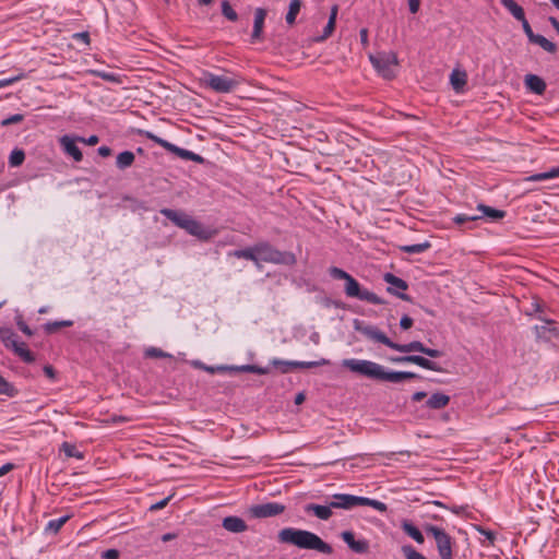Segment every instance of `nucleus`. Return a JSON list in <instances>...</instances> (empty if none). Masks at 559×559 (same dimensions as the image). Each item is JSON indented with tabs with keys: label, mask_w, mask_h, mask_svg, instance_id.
Returning a JSON list of instances; mask_svg holds the SVG:
<instances>
[{
	"label": "nucleus",
	"mask_w": 559,
	"mask_h": 559,
	"mask_svg": "<svg viewBox=\"0 0 559 559\" xmlns=\"http://www.w3.org/2000/svg\"><path fill=\"white\" fill-rule=\"evenodd\" d=\"M343 367L350 371L377 381L400 383L404 380L415 379L419 376L412 371H386L383 366L362 359H344Z\"/></svg>",
	"instance_id": "nucleus-1"
},
{
	"label": "nucleus",
	"mask_w": 559,
	"mask_h": 559,
	"mask_svg": "<svg viewBox=\"0 0 559 559\" xmlns=\"http://www.w3.org/2000/svg\"><path fill=\"white\" fill-rule=\"evenodd\" d=\"M277 538L280 543L294 545L300 549L316 550L324 555L333 552L330 544L310 531L286 527L278 532Z\"/></svg>",
	"instance_id": "nucleus-2"
},
{
	"label": "nucleus",
	"mask_w": 559,
	"mask_h": 559,
	"mask_svg": "<svg viewBox=\"0 0 559 559\" xmlns=\"http://www.w3.org/2000/svg\"><path fill=\"white\" fill-rule=\"evenodd\" d=\"M330 275L334 280H344L345 281V294L350 298H357L359 300L368 301L373 305H383L385 301L377 296L374 293L369 292L367 289H361L359 283L347 272L344 270L331 266L329 269Z\"/></svg>",
	"instance_id": "nucleus-3"
},
{
	"label": "nucleus",
	"mask_w": 559,
	"mask_h": 559,
	"mask_svg": "<svg viewBox=\"0 0 559 559\" xmlns=\"http://www.w3.org/2000/svg\"><path fill=\"white\" fill-rule=\"evenodd\" d=\"M255 251L258 254V263H274L293 265L296 263V257L288 251H280L267 241H260L255 243Z\"/></svg>",
	"instance_id": "nucleus-4"
},
{
	"label": "nucleus",
	"mask_w": 559,
	"mask_h": 559,
	"mask_svg": "<svg viewBox=\"0 0 559 559\" xmlns=\"http://www.w3.org/2000/svg\"><path fill=\"white\" fill-rule=\"evenodd\" d=\"M358 506H369L380 512H385L388 509L386 504L379 500H374V499H370V498H366V497H358V496L348 495V493L333 495L332 501H331V507L334 509L350 510Z\"/></svg>",
	"instance_id": "nucleus-5"
},
{
	"label": "nucleus",
	"mask_w": 559,
	"mask_h": 559,
	"mask_svg": "<svg viewBox=\"0 0 559 559\" xmlns=\"http://www.w3.org/2000/svg\"><path fill=\"white\" fill-rule=\"evenodd\" d=\"M370 62L377 72L386 80L395 76L394 67L399 64L397 56L393 51H382L370 55Z\"/></svg>",
	"instance_id": "nucleus-6"
},
{
	"label": "nucleus",
	"mask_w": 559,
	"mask_h": 559,
	"mask_svg": "<svg viewBox=\"0 0 559 559\" xmlns=\"http://www.w3.org/2000/svg\"><path fill=\"white\" fill-rule=\"evenodd\" d=\"M160 214L173 222L176 226L187 230L190 235L200 236L202 233V225L185 212L171 209H162Z\"/></svg>",
	"instance_id": "nucleus-7"
},
{
	"label": "nucleus",
	"mask_w": 559,
	"mask_h": 559,
	"mask_svg": "<svg viewBox=\"0 0 559 559\" xmlns=\"http://www.w3.org/2000/svg\"><path fill=\"white\" fill-rule=\"evenodd\" d=\"M424 530L427 534H430L436 542L437 550L441 559H453V539L452 537L441 527L432 524H426Z\"/></svg>",
	"instance_id": "nucleus-8"
},
{
	"label": "nucleus",
	"mask_w": 559,
	"mask_h": 559,
	"mask_svg": "<svg viewBox=\"0 0 559 559\" xmlns=\"http://www.w3.org/2000/svg\"><path fill=\"white\" fill-rule=\"evenodd\" d=\"M355 329L356 331L360 332L362 335H365L367 338L378 342L381 344H384L385 346L397 350L400 353H403L405 344H399L393 341H391L380 329H378L374 325H360L359 322L355 321Z\"/></svg>",
	"instance_id": "nucleus-9"
},
{
	"label": "nucleus",
	"mask_w": 559,
	"mask_h": 559,
	"mask_svg": "<svg viewBox=\"0 0 559 559\" xmlns=\"http://www.w3.org/2000/svg\"><path fill=\"white\" fill-rule=\"evenodd\" d=\"M242 80L230 79L223 75H216L211 72H204L203 82L206 86L216 93H229L237 87Z\"/></svg>",
	"instance_id": "nucleus-10"
},
{
	"label": "nucleus",
	"mask_w": 559,
	"mask_h": 559,
	"mask_svg": "<svg viewBox=\"0 0 559 559\" xmlns=\"http://www.w3.org/2000/svg\"><path fill=\"white\" fill-rule=\"evenodd\" d=\"M286 507L278 502H266L261 504H253L248 509V513L254 519L273 518L282 514Z\"/></svg>",
	"instance_id": "nucleus-11"
},
{
	"label": "nucleus",
	"mask_w": 559,
	"mask_h": 559,
	"mask_svg": "<svg viewBox=\"0 0 559 559\" xmlns=\"http://www.w3.org/2000/svg\"><path fill=\"white\" fill-rule=\"evenodd\" d=\"M389 360L393 364H414L428 370L437 372L443 371V368H441L436 361H432L419 355L395 356L390 357Z\"/></svg>",
	"instance_id": "nucleus-12"
},
{
	"label": "nucleus",
	"mask_w": 559,
	"mask_h": 559,
	"mask_svg": "<svg viewBox=\"0 0 559 559\" xmlns=\"http://www.w3.org/2000/svg\"><path fill=\"white\" fill-rule=\"evenodd\" d=\"M383 281L389 284L390 286L386 288V292L390 293L391 295H394L399 298H401L402 300H405V301H412V298L411 296H408L407 294L403 293V292H396L394 288H397V289H401V290H406L408 288V284L406 281L395 276L394 274L392 273H384L383 275Z\"/></svg>",
	"instance_id": "nucleus-13"
},
{
	"label": "nucleus",
	"mask_w": 559,
	"mask_h": 559,
	"mask_svg": "<svg viewBox=\"0 0 559 559\" xmlns=\"http://www.w3.org/2000/svg\"><path fill=\"white\" fill-rule=\"evenodd\" d=\"M76 141H84V139L72 138L70 135H63L59 139V143L62 146L64 153L72 156L75 162H81L83 158V154L76 145Z\"/></svg>",
	"instance_id": "nucleus-14"
},
{
	"label": "nucleus",
	"mask_w": 559,
	"mask_h": 559,
	"mask_svg": "<svg viewBox=\"0 0 559 559\" xmlns=\"http://www.w3.org/2000/svg\"><path fill=\"white\" fill-rule=\"evenodd\" d=\"M342 539L347 546L356 554H366L369 550V542L366 539H355V535L352 531H344L341 534Z\"/></svg>",
	"instance_id": "nucleus-15"
},
{
	"label": "nucleus",
	"mask_w": 559,
	"mask_h": 559,
	"mask_svg": "<svg viewBox=\"0 0 559 559\" xmlns=\"http://www.w3.org/2000/svg\"><path fill=\"white\" fill-rule=\"evenodd\" d=\"M414 352L421 353L431 358H438L443 355V353L441 350L427 347L419 341H413L411 343L405 344V347L403 350L404 354H409V353H414Z\"/></svg>",
	"instance_id": "nucleus-16"
},
{
	"label": "nucleus",
	"mask_w": 559,
	"mask_h": 559,
	"mask_svg": "<svg viewBox=\"0 0 559 559\" xmlns=\"http://www.w3.org/2000/svg\"><path fill=\"white\" fill-rule=\"evenodd\" d=\"M524 84L527 90L537 95H543L547 87L546 82L536 74H526L524 76Z\"/></svg>",
	"instance_id": "nucleus-17"
},
{
	"label": "nucleus",
	"mask_w": 559,
	"mask_h": 559,
	"mask_svg": "<svg viewBox=\"0 0 559 559\" xmlns=\"http://www.w3.org/2000/svg\"><path fill=\"white\" fill-rule=\"evenodd\" d=\"M266 10L263 8H258L254 11V22H253V31L251 34V40L255 41L261 38L264 21L266 17Z\"/></svg>",
	"instance_id": "nucleus-18"
},
{
	"label": "nucleus",
	"mask_w": 559,
	"mask_h": 559,
	"mask_svg": "<svg viewBox=\"0 0 559 559\" xmlns=\"http://www.w3.org/2000/svg\"><path fill=\"white\" fill-rule=\"evenodd\" d=\"M223 527L231 533H242L247 531L246 522L239 516H226L222 523Z\"/></svg>",
	"instance_id": "nucleus-19"
},
{
	"label": "nucleus",
	"mask_w": 559,
	"mask_h": 559,
	"mask_svg": "<svg viewBox=\"0 0 559 559\" xmlns=\"http://www.w3.org/2000/svg\"><path fill=\"white\" fill-rule=\"evenodd\" d=\"M332 507L331 502L328 506H320L314 503H309L305 506V511L307 513H313L320 520H329L332 516Z\"/></svg>",
	"instance_id": "nucleus-20"
},
{
	"label": "nucleus",
	"mask_w": 559,
	"mask_h": 559,
	"mask_svg": "<svg viewBox=\"0 0 559 559\" xmlns=\"http://www.w3.org/2000/svg\"><path fill=\"white\" fill-rule=\"evenodd\" d=\"M170 153L183 158V159H187V160H193L195 163H199V164H203L204 163V158L199 155V154H195L194 152L192 151H189V150H186V148H181L175 144H173L170 151Z\"/></svg>",
	"instance_id": "nucleus-21"
},
{
	"label": "nucleus",
	"mask_w": 559,
	"mask_h": 559,
	"mask_svg": "<svg viewBox=\"0 0 559 559\" xmlns=\"http://www.w3.org/2000/svg\"><path fill=\"white\" fill-rule=\"evenodd\" d=\"M450 402V397L443 393H433L426 402L427 407L431 409H441Z\"/></svg>",
	"instance_id": "nucleus-22"
},
{
	"label": "nucleus",
	"mask_w": 559,
	"mask_h": 559,
	"mask_svg": "<svg viewBox=\"0 0 559 559\" xmlns=\"http://www.w3.org/2000/svg\"><path fill=\"white\" fill-rule=\"evenodd\" d=\"M337 12H338V5L334 4L331 8L330 17H329L328 24L325 25V27L323 29V34L318 38V40H325L333 34V32L335 29Z\"/></svg>",
	"instance_id": "nucleus-23"
},
{
	"label": "nucleus",
	"mask_w": 559,
	"mask_h": 559,
	"mask_svg": "<svg viewBox=\"0 0 559 559\" xmlns=\"http://www.w3.org/2000/svg\"><path fill=\"white\" fill-rule=\"evenodd\" d=\"M500 2L512 14V16L515 20H524V10L520 4H518L515 0H500Z\"/></svg>",
	"instance_id": "nucleus-24"
},
{
	"label": "nucleus",
	"mask_w": 559,
	"mask_h": 559,
	"mask_svg": "<svg viewBox=\"0 0 559 559\" xmlns=\"http://www.w3.org/2000/svg\"><path fill=\"white\" fill-rule=\"evenodd\" d=\"M221 370H233L238 372H252L258 374H266L269 373V369L264 367H260L257 365H242V366H236V367H221Z\"/></svg>",
	"instance_id": "nucleus-25"
},
{
	"label": "nucleus",
	"mask_w": 559,
	"mask_h": 559,
	"mask_svg": "<svg viewBox=\"0 0 559 559\" xmlns=\"http://www.w3.org/2000/svg\"><path fill=\"white\" fill-rule=\"evenodd\" d=\"M401 527L403 532L412 537L416 543L423 544L425 542L423 533L409 521H404Z\"/></svg>",
	"instance_id": "nucleus-26"
},
{
	"label": "nucleus",
	"mask_w": 559,
	"mask_h": 559,
	"mask_svg": "<svg viewBox=\"0 0 559 559\" xmlns=\"http://www.w3.org/2000/svg\"><path fill=\"white\" fill-rule=\"evenodd\" d=\"M0 337L3 345L12 350L21 343L17 341V335L9 329L0 330Z\"/></svg>",
	"instance_id": "nucleus-27"
},
{
	"label": "nucleus",
	"mask_w": 559,
	"mask_h": 559,
	"mask_svg": "<svg viewBox=\"0 0 559 559\" xmlns=\"http://www.w3.org/2000/svg\"><path fill=\"white\" fill-rule=\"evenodd\" d=\"M231 254H233L234 257H236V258H239V259H247V260H250V261H252L257 266H259V263H258V254H257V251H255V245H254V246H252V247H249V248L235 250Z\"/></svg>",
	"instance_id": "nucleus-28"
},
{
	"label": "nucleus",
	"mask_w": 559,
	"mask_h": 559,
	"mask_svg": "<svg viewBox=\"0 0 559 559\" xmlns=\"http://www.w3.org/2000/svg\"><path fill=\"white\" fill-rule=\"evenodd\" d=\"M302 2L301 0H292L289 2L288 12L286 13L285 21L288 25H294L296 17L300 12Z\"/></svg>",
	"instance_id": "nucleus-29"
},
{
	"label": "nucleus",
	"mask_w": 559,
	"mask_h": 559,
	"mask_svg": "<svg viewBox=\"0 0 559 559\" xmlns=\"http://www.w3.org/2000/svg\"><path fill=\"white\" fill-rule=\"evenodd\" d=\"M135 156L131 151H124L118 154L116 158V166L119 169H126L134 163Z\"/></svg>",
	"instance_id": "nucleus-30"
},
{
	"label": "nucleus",
	"mask_w": 559,
	"mask_h": 559,
	"mask_svg": "<svg viewBox=\"0 0 559 559\" xmlns=\"http://www.w3.org/2000/svg\"><path fill=\"white\" fill-rule=\"evenodd\" d=\"M542 321L544 324L535 326L537 337H547V333L557 334L554 320L542 319Z\"/></svg>",
	"instance_id": "nucleus-31"
},
{
	"label": "nucleus",
	"mask_w": 559,
	"mask_h": 559,
	"mask_svg": "<svg viewBox=\"0 0 559 559\" xmlns=\"http://www.w3.org/2000/svg\"><path fill=\"white\" fill-rule=\"evenodd\" d=\"M530 43L540 46L545 51L549 53H555L557 51V45L548 40L543 35L536 34L535 37Z\"/></svg>",
	"instance_id": "nucleus-32"
},
{
	"label": "nucleus",
	"mask_w": 559,
	"mask_h": 559,
	"mask_svg": "<svg viewBox=\"0 0 559 559\" xmlns=\"http://www.w3.org/2000/svg\"><path fill=\"white\" fill-rule=\"evenodd\" d=\"M530 43L540 46L545 51L549 53H555L557 51V45L548 40L543 35L536 34L535 37Z\"/></svg>",
	"instance_id": "nucleus-33"
},
{
	"label": "nucleus",
	"mask_w": 559,
	"mask_h": 559,
	"mask_svg": "<svg viewBox=\"0 0 559 559\" xmlns=\"http://www.w3.org/2000/svg\"><path fill=\"white\" fill-rule=\"evenodd\" d=\"M530 43L540 46L545 51L549 53H555L557 51V45L548 40L543 35L536 34L535 37Z\"/></svg>",
	"instance_id": "nucleus-34"
},
{
	"label": "nucleus",
	"mask_w": 559,
	"mask_h": 559,
	"mask_svg": "<svg viewBox=\"0 0 559 559\" xmlns=\"http://www.w3.org/2000/svg\"><path fill=\"white\" fill-rule=\"evenodd\" d=\"M13 352L26 364H32L35 361L34 354L26 348V345L23 342H21L17 346H15Z\"/></svg>",
	"instance_id": "nucleus-35"
},
{
	"label": "nucleus",
	"mask_w": 559,
	"mask_h": 559,
	"mask_svg": "<svg viewBox=\"0 0 559 559\" xmlns=\"http://www.w3.org/2000/svg\"><path fill=\"white\" fill-rule=\"evenodd\" d=\"M559 177V167H554L549 169L548 171L538 173L530 176L527 178L528 181H543L548 179H554Z\"/></svg>",
	"instance_id": "nucleus-36"
},
{
	"label": "nucleus",
	"mask_w": 559,
	"mask_h": 559,
	"mask_svg": "<svg viewBox=\"0 0 559 559\" xmlns=\"http://www.w3.org/2000/svg\"><path fill=\"white\" fill-rule=\"evenodd\" d=\"M477 209L479 211H481L483 215H480L481 217L483 216H488L492 219H501L506 216V212L502 211V210H497V209H492L490 206H487V205H484V204H479L477 206Z\"/></svg>",
	"instance_id": "nucleus-37"
},
{
	"label": "nucleus",
	"mask_w": 559,
	"mask_h": 559,
	"mask_svg": "<svg viewBox=\"0 0 559 559\" xmlns=\"http://www.w3.org/2000/svg\"><path fill=\"white\" fill-rule=\"evenodd\" d=\"M450 81L454 91L460 92L466 84V73L453 71L451 73Z\"/></svg>",
	"instance_id": "nucleus-38"
},
{
	"label": "nucleus",
	"mask_w": 559,
	"mask_h": 559,
	"mask_svg": "<svg viewBox=\"0 0 559 559\" xmlns=\"http://www.w3.org/2000/svg\"><path fill=\"white\" fill-rule=\"evenodd\" d=\"M17 389L0 374V395L14 397L17 395Z\"/></svg>",
	"instance_id": "nucleus-39"
},
{
	"label": "nucleus",
	"mask_w": 559,
	"mask_h": 559,
	"mask_svg": "<svg viewBox=\"0 0 559 559\" xmlns=\"http://www.w3.org/2000/svg\"><path fill=\"white\" fill-rule=\"evenodd\" d=\"M430 247H431L430 242L429 241H425V242L416 243V245L402 246L400 249L403 252H406V253H409V254H417V253L425 252Z\"/></svg>",
	"instance_id": "nucleus-40"
},
{
	"label": "nucleus",
	"mask_w": 559,
	"mask_h": 559,
	"mask_svg": "<svg viewBox=\"0 0 559 559\" xmlns=\"http://www.w3.org/2000/svg\"><path fill=\"white\" fill-rule=\"evenodd\" d=\"M72 325H73L72 320L53 321V322H47L44 325V330L46 331V333L52 334L61 328H70Z\"/></svg>",
	"instance_id": "nucleus-41"
},
{
	"label": "nucleus",
	"mask_w": 559,
	"mask_h": 559,
	"mask_svg": "<svg viewBox=\"0 0 559 559\" xmlns=\"http://www.w3.org/2000/svg\"><path fill=\"white\" fill-rule=\"evenodd\" d=\"M90 73L94 76L100 78L104 81H107L110 83H121L120 75L112 73V72H106V71H100V70H91Z\"/></svg>",
	"instance_id": "nucleus-42"
},
{
	"label": "nucleus",
	"mask_w": 559,
	"mask_h": 559,
	"mask_svg": "<svg viewBox=\"0 0 559 559\" xmlns=\"http://www.w3.org/2000/svg\"><path fill=\"white\" fill-rule=\"evenodd\" d=\"M329 364H330V361L325 358H322L317 361H296L295 360V361L289 362V365H292V367L301 368V369L314 368V367H319V366H325Z\"/></svg>",
	"instance_id": "nucleus-43"
},
{
	"label": "nucleus",
	"mask_w": 559,
	"mask_h": 559,
	"mask_svg": "<svg viewBox=\"0 0 559 559\" xmlns=\"http://www.w3.org/2000/svg\"><path fill=\"white\" fill-rule=\"evenodd\" d=\"M68 520H69L68 515L59 518V519H56V520H50L47 523L45 531L48 532V533L56 534V533H58L60 531V528L66 524V522Z\"/></svg>",
	"instance_id": "nucleus-44"
},
{
	"label": "nucleus",
	"mask_w": 559,
	"mask_h": 559,
	"mask_svg": "<svg viewBox=\"0 0 559 559\" xmlns=\"http://www.w3.org/2000/svg\"><path fill=\"white\" fill-rule=\"evenodd\" d=\"M401 551L405 559H428L421 552L417 551L412 545H403Z\"/></svg>",
	"instance_id": "nucleus-45"
},
{
	"label": "nucleus",
	"mask_w": 559,
	"mask_h": 559,
	"mask_svg": "<svg viewBox=\"0 0 559 559\" xmlns=\"http://www.w3.org/2000/svg\"><path fill=\"white\" fill-rule=\"evenodd\" d=\"M141 134L144 135L145 138L154 141L155 143H157L158 145H160L163 148H165L166 151H170L171 146H173V143L155 135L153 132L151 131H141Z\"/></svg>",
	"instance_id": "nucleus-46"
},
{
	"label": "nucleus",
	"mask_w": 559,
	"mask_h": 559,
	"mask_svg": "<svg viewBox=\"0 0 559 559\" xmlns=\"http://www.w3.org/2000/svg\"><path fill=\"white\" fill-rule=\"evenodd\" d=\"M25 159V153L22 150H13L9 157V164L12 167H17L23 164Z\"/></svg>",
	"instance_id": "nucleus-47"
},
{
	"label": "nucleus",
	"mask_w": 559,
	"mask_h": 559,
	"mask_svg": "<svg viewBox=\"0 0 559 559\" xmlns=\"http://www.w3.org/2000/svg\"><path fill=\"white\" fill-rule=\"evenodd\" d=\"M222 14L231 22H236L238 20L237 12L233 9L229 1L227 0L222 2Z\"/></svg>",
	"instance_id": "nucleus-48"
},
{
	"label": "nucleus",
	"mask_w": 559,
	"mask_h": 559,
	"mask_svg": "<svg viewBox=\"0 0 559 559\" xmlns=\"http://www.w3.org/2000/svg\"><path fill=\"white\" fill-rule=\"evenodd\" d=\"M61 451L64 452L67 457H76V459H83V454L78 451L76 447L74 444H71L69 442H63L61 445Z\"/></svg>",
	"instance_id": "nucleus-49"
},
{
	"label": "nucleus",
	"mask_w": 559,
	"mask_h": 559,
	"mask_svg": "<svg viewBox=\"0 0 559 559\" xmlns=\"http://www.w3.org/2000/svg\"><path fill=\"white\" fill-rule=\"evenodd\" d=\"M479 218H481L479 215L459 214L453 218V222L457 225H462L467 222H475Z\"/></svg>",
	"instance_id": "nucleus-50"
},
{
	"label": "nucleus",
	"mask_w": 559,
	"mask_h": 559,
	"mask_svg": "<svg viewBox=\"0 0 559 559\" xmlns=\"http://www.w3.org/2000/svg\"><path fill=\"white\" fill-rule=\"evenodd\" d=\"M24 120V116L22 114L12 115L1 121V126L7 127L10 124H16Z\"/></svg>",
	"instance_id": "nucleus-51"
},
{
	"label": "nucleus",
	"mask_w": 559,
	"mask_h": 559,
	"mask_svg": "<svg viewBox=\"0 0 559 559\" xmlns=\"http://www.w3.org/2000/svg\"><path fill=\"white\" fill-rule=\"evenodd\" d=\"M293 360H290L292 362ZM272 365L274 367H278L281 368V371L283 373H287L290 369H293L294 367H292V365H289V361L288 360H281V359H273L272 360Z\"/></svg>",
	"instance_id": "nucleus-52"
},
{
	"label": "nucleus",
	"mask_w": 559,
	"mask_h": 559,
	"mask_svg": "<svg viewBox=\"0 0 559 559\" xmlns=\"http://www.w3.org/2000/svg\"><path fill=\"white\" fill-rule=\"evenodd\" d=\"M146 356L154 357V358H165L170 357L169 354L163 352L160 348L157 347H151L146 350Z\"/></svg>",
	"instance_id": "nucleus-53"
},
{
	"label": "nucleus",
	"mask_w": 559,
	"mask_h": 559,
	"mask_svg": "<svg viewBox=\"0 0 559 559\" xmlns=\"http://www.w3.org/2000/svg\"><path fill=\"white\" fill-rule=\"evenodd\" d=\"M24 78H25V73L20 72V73H19L17 75H15V76H12V78H8V79L0 80V88L5 87V86H9V85H11V84H13V83H15V82H17V81H20V80L24 79Z\"/></svg>",
	"instance_id": "nucleus-54"
},
{
	"label": "nucleus",
	"mask_w": 559,
	"mask_h": 559,
	"mask_svg": "<svg viewBox=\"0 0 559 559\" xmlns=\"http://www.w3.org/2000/svg\"><path fill=\"white\" fill-rule=\"evenodd\" d=\"M520 22L522 24L525 35L527 36L528 40L531 41L535 37L536 34L533 32L526 17H524V20H520Z\"/></svg>",
	"instance_id": "nucleus-55"
},
{
	"label": "nucleus",
	"mask_w": 559,
	"mask_h": 559,
	"mask_svg": "<svg viewBox=\"0 0 559 559\" xmlns=\"http://www.w3.org/2000/svg\"><path fill=\"white\" fill-rule=\"evenodd\" d=\"M120 556L119 550L117 549H107L102 552L100 557L102 559H118Z\"/></svg>",
	"instance_id": "nucleus-56"
},
{
	"label": "nucleus",
	"mask_w": 559,
	"mask_h": 559,
	"mask_svg": "<svg viewBox=\"0 0 559 559\" xmlns=\"http://www.w3.org/2000/svg\"><path fill=\"white\" fill-rule=\"evenodd\" d=\"M171 498H173V495H170V496L164 498L163 500L152 504L150 507V510L151 511H156V510H160V509L165 508L168 504V502L170 501Z\"/></svg>",
	"instance_id": "nucleus-57"
},
{
	"label": "nucleus",
	"mask_w": 559,
	"mask_h": 559,
	"mask_svg": "<svg viewBox=\"0 0 559 559\" xmlns=\"http://www.w3.org/2000/svg\"><path fill=\"white\" fill-rule=\"evenodd\" d=\"M413 323H414L413 319H412L411 317L406 316V314H405V316H403V317L401 318V320H400V326H401V329H403V330H408V329H411V328L413 326Z\"/></svg>",
	"instance_id": "nucleus-58"
},
{
	"label": "nucleus",
	"mask_w": 559,
	"mask_h": 559,
	"mask_svg": "<svg viewBox=\"0 0 559 559\" xmlns=\"http://www.w3.org/2000/svg\"><path fill=\"white\" fill-rule=\"evenodd\" d=\"M16 325L27 336H32L33 335V331L29 329V326L21 318L17 319Z\"/></svg>",
	"instance_id": "nucleus-59"
},
{
	"label": "nucleus",
	"mask_w": 559,
	"mask_h": 559,
	"mask_svg": "<svg viewBox=\"0 0 559 559\" xmlns=\"http://www.w3.org/2000/svg\"><path fill=\"white\" fill-rule=\"evenodd\" d=\"M408 7L412 13H417L420 7V0H408Z\"/></svg>",
	"instance_id": "nucleus-60"
},
{
	"label": "nucleus",
	"mask_w": 559,
	"mask_h": 559,
	"mask_svg": "<svg viewBox=\"0 0 559 559\" xmlns=\"http://www.w3.org/2000/svg\"><path fill=\"white\" fill-rule=\"evenodd\" d=\"M97 152L102 157H108L111 155V148L106 145L98 147Z\"/></svg>",
	"instance_id": "nucleus-61"
},
{
	"label": "nucleus",
	"mask_w": 559,
	"mask_h": 559,
	"mask_svg": "<svg viewBox=\"0 0 559 559\" xmlns=\"http://www.w3.org/2000/svg\"><path fill=\"white\" fill-rule=\"evenodd\" d=\"M14 468V464L7 463L0 467V477L4 476Z\"/></svg>",
	"instance_id": "nucleus-62"
},
{
	"label": "nucleus",
	"mask_w": 559,
	"mask_h": 559,
	"mask_svg": "<svg viewBox=\"0 0 559 559\" xmlns=\"http://www.w3.org/2000/svg\"><path fill=\"white\" fill-rule=\"evenodd\" d=\"M359 37H360L361 44L366 47L368 45V29L361 28L359 31Z\"/></svg>",
	"instance_id": "nucleus-63"
},
{
	"label": "nucleus",
	"mask_w": 559,
	"mask_h": 559,
	"mask_svg": "<svg viewBox=\"0 0 559 559\" xmlns=\"http://www.w3.org/2000/svg\"><path fill=\"white\" fill-rule=\"evenodd\" d=\"M44 373H45L48 378H50V379H55V377H56V371H55L53 367H52V366H50V365H46V366L44 367Z\"/></svg>",
	"instance_id": "nucleus-64"
}]
</instances>
